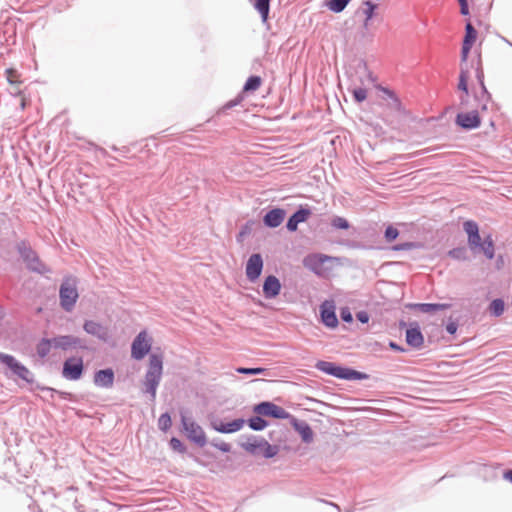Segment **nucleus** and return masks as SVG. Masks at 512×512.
<instances>
[{"mask_svg": "<svg viewBox=\"0 0 512 512\" xmlns=\"http://www.w3.org/2000/svg\"><path fill=\"white\" fill-rule=\"evenodd\" d=\"M170 446L173 450L178 451L180 453H184L186 450L184 445L182 444V442L178 438H175V437H173L170 440Z\"/></svg>", "mask_w": 512, "mask_h": 512, "instance_id": "79ce46f5", "label": "nucleus"}, {"mask_svg": "<svg viewBox=\"0 0 512 512\" xmlns=\"http://www.w3.org/2000/svg\"><path fill=\"white\" fill-rule=\"evenodd\" d=\"M244 425V420L236 419L231 422H214L212 423L213 429L221 433H233L240 430Z\"/></svg>", "mask_w": 512, "mask_h": 512, "instance_id": "6ab92c4d", "label": "nucleus"}, {"mask_svg": "<svg viewBox=\"0 0 512 512\" xmlns=\"http://www.w3.org/2000/svg\"><path fill=\"white\" fill-rule=\"evenodd\" d=\"M52 349H54L53 342L51 341V339H46V338L42 339L37 344V347H36L37 354L42 358L46 357L51 352Z\"/></svg>", "mask_w": 512, "mask_h": 512, "instance_id": "cd10ccee", "label": "nucleus"}, {"mask_svg": "<svg viewBox=\"0 0 512 512\" xmlns=\"http://www.w3.org/2000/svg\"><path fill=\"white\" fill-rule=\"evenodd\" d=\"M332 226L337 228V229H348L349 228V223L343 217H335L332 220Z\"/></svg>", "mask_w": 512, "mask_h": 512, "instance_id": "58836bf2", "label": "nucleus"}, {"mask_svg": "<svg viewBox=\"0 0 512 512\" xmlns=\"http://www.w3.org/2000/svg\"><path fill=\"white\" fill-rule=\"evenodd\" d=\"M468 79L469 72L467 69V64L461 61V71L459 75L458 89L463 91L465 94H468Z\"/></svg>", "mask_w": 512, "mask_h": 512, "instance_id": "b1692460", "label": "nucleus"}, {"mask_svg": "<svg viewBox=\"0 0 512 512\" xmlns=\"http://www.w3.org/2000/svg\"><path fill=\"white\" fill-rule=\"evenodd\" d=\"M84 330L101 340H106L108 337V330L101 323L92 320L86 321L83 325Z\"/></svg>", "mask_w": 512, "mask_h": 512, "instance_id": "dca6fc26", "label": "nucleus"}, {"mask_svg": "<svg viewBox=\"0 0 512 512\" xmlns=\"http://www.w3.org/2000/svg\"><path fill=\"white\" fill-rule=\"evenodd\" d=\"M261 84H262L261 77L251 76L246 81V83L243 87V91L241 93H243V95H244L245 93H248V92H254L260 88Z\"/></svg>", "mask_w": 512, "mask_h": 512, "instance_id": "bb28decb", "label": "nucleus"}, {"mask_svg": "<svg viewBox=\"0 0 512 512\" xmlns=\"http://www.w3.org/2000/svg\"><path fill=\"white\" fill-rule=\"evenodd\" d=\"M172 425L171 417L168 413L162 414L158 419V426L161 430L167 431Z\"/></svg>", "mask_w": 512, "mask_h": 512, "instance_id": "f704fd0d", "label": "nucleus"}, {"mask_svg": "<svg viewBox=\"0 0 512 512\" xmlns=\"http://www.w3.org/2000/svg\"><path fill=\"white\" fill-rule=\"evenodd\" d=\"M113 382L114 372L112 369L99 370L94 376V383L100 387L110 388Z\"/></svg>", "mask_w": 512, "mask_h": 512, "instance_id": "a211bd4d", "label": "nucleus"}, {"mask_svg": "<svg viewBox=\"0 0 512 512\" xmlns=\"http://www.w3.org/2000/svg\"><path fill=\"white\" fill-rule=\"evenodd\" d=\"M331 260V257L323 254H313L305 258L304 263L306 266L313 270L323 265L325 262Z\"/></svg>", "mask_w": 512, "mask_h": 512, "instance_id": "4be33fe9", "label": "nucleus"}, {"mask_svg": "<svg viewBox=\"0 0 512 512\" xmlns=\"http://www.w3.org/2000/svg\"><path fill=\"white\" fill-rule=\"evenodd\" d=\"M249 426L253 430H262L267 426V423L264 419L257 416V417H253L249 420Z\"/></svg>", "mask_w": 512, "mask_h": 512, "instance_id": "c9c22d12", "label": "nucleus"}, {"mask_svg": "<svg viewBox=\"0 0 512 512\" xmlns=\"http://www.w3.org/2000/svg\"><path fill=\"white\" fill-rule=\"evenodd\" d=\"M83 368L82 358L71 357L64 362L62 375L68 380H78L83 373Z\"/></svg>", "mask_w": 512, "mask_h": 512, "instance_id": "6e6552de", "label": "nucleus"}, {"mask_svg": "<svg viewBox=\"0 0 512 512\" xmlns=\"http://www.w3.org/2000/svg\"><path fill=\"white\" fill-rule=\"evenodd\" d=\"M390 346L393 348V349H396V350H400V348L395 345L394 343H391Z\"/></svg>", "mask_w": 512, "mask_h": 512, "instance_id": "6e6d98bb", "label": "nucleus"}, {"mask_svg": "<svg viewBox=\"0 0 512 512\" xmlns=\"http://www.w3.org/2000/svg\"><path fill=\"white\" fill-rule=\"evenodd\" d=\"M399 235L398 230L393 226H388L385 231V239L387 242L394 241Z\"/></svg>", "mask_w": 512, "mask_h": 512, "instance_id": "4c0bfd02", "label": "nucleus"}, {"mask_svg": "<svg viewBox=\"0 0 512 512\" xmlns=\"http://www.w3.org/2000/svg\"><path fill=\"white\" fill-rule=\"evenodd\" d=\"M382 90H383V92H384L385 94H387V95L389 96V98L391 99V103H390V105L392 106V108H394L395 110H400V108H401V103H400V101L395 97V95H394L391 91H389L388 89L383 88Z\"/></svg>", "mask_w": 512, "mask_h": 512, "instance_id": "a19ab883", "label": "nucleus"}, {"mask_svg": "<svg viewBox=\"0 0 512 512\" xmlns=\"http://www.w3.org/2000/svg\"><path fill=\"white\" fill-rule=\"evenodd\" d=\"M310 211L308 209H300L297 212H295L288 220L287 222V229L289 231H296L298 224L305 222L308 217L310 216Z\"/></svg>", "mask_w": 512, "mask_h": 512, "instance_id": "412c9836", "label": "nucleus"}, {"mask_svg": "<svg viewBox=\"0 0 512 512\" xmlns=\"http://www.w3.org/2000/svg\"><path fill=\"white\" fill-rule=\"evenodd\" d=\"M296 429L305 442H310L312 440L313 432L308 424L297 425Z\"/></svg>", "mask_w": 512, "mask_h": 512, "instance_id": "2f4dec72", "label": "nucleus"}, {"mask_svg": "<svg viewBox=\"0 0 512 512\" xmlns=\"http://www.w3.org/2000/svg\"><path fill=\"white\" fill-rule=\"evenodd\" d=\"M278 452V449L276 446H272L270 444H268L267 442L264 443L263 445V453H264V456L267 457V458H271L273 456H275Z\"/></svg>", "mask_w": 512, "mask_h": 512, "instance_id": "ea45409f", "label": "nucleus"}, {"mask_svg": "<svg viewBox=\"0 0 512 512\" xmlns=\"http://www.w3.org/2000/svg\"><path fill=\"white\" fill-rule=\"evenodd\" d=\"M504 301L501 299H495L493 300L489 305V311L494 316H500L504 312Z\"/></svg>", "mask_w": 512, "mask_h": 512, "instance_id": "7c9ffc66", "label": "nucleus"}, {"mask_svg": "<svg viewBox=\"0 0 512 512\" xmlns=\"http://www.w3.org/2000/svg\"><path fill=\"white\" fill-rule=\"evenodd\" d=\"M447 332L454 334L457 331V324L454 322L448 323L446 326Z\"/></svg>", "mask_w": 512, "mask_h": 512, "instance_id": "3c124183", "label": "nucleus"}, {"mask_svg": "<svg viewBox=\"0 0 512 512\" xmlns=\"http://www.w3.org/2000/svg\"><path fill=\"white\" fill-rule=\"evenodd\" d=\"M322 322L329 328H335L338 320L335 314V305L333 301H325L320 307Z\"/></svg>", "mask_w": 512, "mask_h": 512, "instance_id": "9b49d317", "label": "nucleus"}, {"mask_svg": "<svg viewBox=\"0 0 512 512\" xmlns=\"http://www.w3.org/2000/svg\"><path fill=\"white\" fill-rule=\"evenodd\" d=\"M457 123L466 129H473L480 125L478 112L470 111L457 115Z\"/></svg>", "mask_w": 512, "mask_h": 512, "instance_id": "4468645a", "label": "nucleus"}, {"mask_svg": "<svg viewBox=\"0 0 512 512\" xmlns=\"http://www.w3.org/2000/svg\"><path fill=\"white\" fill-rule=\"evenodd\" d=\"M54 349L68 350L70 348L80 345L81 340L78 337L71 335L57 336L51 339Z\"/></svg>", "mask_w": 512, "mask_h": 512, "instance_id": "2eb2a0df", "label": "nucleus"}, {"mask_svg": "<svg viewBox=\"0 0 512 512\" xmlns=\"http://www.w3.org/2000/svg\"><path fill=\"white\" fill-rule=\"evenodd\" d=\"M341 318L346 322H350L352 320V315L348 309H343L341 311Z\"/></svg>", "mask_w": 512, "mask_h": 512, "instance_id": "09e8293b", "label": "nucleus"}, {"mask_svg": "<svg viewBox=\"0 0 512 512\" xmlns=\"http://www.w3.org/2000/svg\"><path fill=\"white\" fill-rule=\"evenodd\" d=\"M0 362L6 365L15 375L25 381H31L30 371L21 363H19L13 356L0 352Z\"/></svg>", "mask_w": 512, "mask_h": 512, "instance_id": "0eeeda50", "label": "nucleus"}, {"mask_svg": "<svg viewBox=\"0 0 512 512\" xmlns=\"http://www.w3.org/2000/svg\"><path fill=\"white\" fill-rule=\"evenodd\" d=\"M14 94L21 98L20 107H21L22 110H24L26 108V105H27L26 97L23 95V93L18 88H15Z\"/></svg>", "mask_w": 512, "mask_h": 512, "instance_id": "a18cd8bd", "label": "nucleus"}, {"mask_svg": "<svg viewBox=\"0 0 512 512\" xmlns=\"http://www.w3.org/2000/svg\"><path fill=\"white\" fill-rule=\"evenodd\" d=\"M238 373L241 374H249V375H257V374H263L266 369L265 368H243L239 367L236 369Z\"/></svg>", "mask_w": 512, "mask_h": 512, "instance_id": "e433bc0d", "label": "nucleus"}, {"mask_svg": "<svg viewBox=\"0 0 512 512\" xmlns=\"http://www.w3.org/2000/svg\"><path fill=\"white\" fill-rule=\"evenodd\" d=\"M350 1L351 0H328L326 5L331 11L339 13L345 9Z\"/></svg>", "mask_w": 512, "mask_h": 512, "instance_id": "c756f323", "label": "nucleus"}, {"mask_svg": "<svg viewBox=\"0 0 512 512\" xmlns=\"http://www.w3.org/2000/svg\"><path fill=\"white\" fill-rule=\"evenodd\" d=\"M78 299V292L75 281L66 279L60 287L61 306L66 311H71Z\"/></svg>", "mask_w": 512, "mask_h": 512, "instance_id": "39448f33", "label": "nucleus"}, {"mask_svg": "<svg viewBox=\"0 0 512 512\" xmlns=\"http://www.w3.org/2000/svg\"><path fill=\"white\" fill-rule=\"evenodd\" d=\"M415 307L424 313H431V312H436V311H440V310H446V309L450 308V304L420 303V304H416Z\"/></svg>", "mask_w": 512, "mask_h": 512, "instance_id": "5701e85b", "label": "nucleus"}, {"mask_svg": "<svg viewBox=\"0 0 512 512\" xmlns=\"http://www.w3.org/2000/svg\"><path fill=\"white\" fill-rule=\"evenodd\" d=\"M281 291V283L276 276L269 275L263 284V294L267 299L277 297Z\"/></svg>", "mask_w": 512, "mask_h": 512, "instance_id": "f8f14e48", "label": "nucleus"}, {"mask_svg": "<svg viewBox=\"0 0 512 512\" xmlns=\"http://www.w3.org/2000/svg\"><path fill=\"white\" fill-rule=\"evenodd\" d=\"M244 100V96H243V93H240L235 99L229 101L225 107L226 108H232L238 104H240L242 101Z\"/></svg>", "mask_w": 512, "mask_h": 512, "instance_id": "c03bdc74", "label": "nucleus"}, {"mask_svg": "<svg viewBox=\"0 0 512 512\" xmlns=\"http://www.w3.org/2000/svg\"><path fill=\"white\" fill-rule=\"evenodd\" d=\"M285 218V211L280 208H275L270 210L265 216H264V224L268 227H278Z\"/></svg>", "mask_w": 512, "mask_h": 512, "instance_id": "f3484780", "label": "nucleus"}, {"mask_svg": "<svg viewBox=\"0 0 512 512\" xmlns=\"http://www.w3.org/2000/svg\"><path fill=\"white\" fill-rule=\"evenodd\" d=\"M504 478L512 482V470H508L504 473Z\"/></svg>", "mask_w": 512, "mask_h": 512, "instance_id": "5fc2aeb1", "label": "nucleus"}, {"mask_svg": "<svg viewBox=\"0 0 512 512\" xmlns=\"http://www.w3.org/2000/svg\"><path fill=\"white\" fill-rule=\"evenodd\" d=\"M263 269V259L258 253L252 254L246 263V276L251 282L256 281Z\"/></svg>", "mask_w": 512, "mask_h": 512, "instance_id": "9d476101", "label": "nucleus"}, {"mask_svg": "<svg viewBox=\"0 0 512 512\" xmlns=\"http://www.w3.org/2000/svg\"><path fill=\"white\" fill-rule=\"evenodd\" d=\"M413 247H414L413 243H404V244H399V245L394 246L393 249L394 250H408Z\"/></svg>", "mask_w": 512, "mask_h": 512, "instance_id": "de8ad7c7", "label": "nucleus"}, {"mask_svg": "<svg viewBox=\"0 0 512 512\" xmlns=\"http://www.w3.org/2000/svg\"><path fill=\"white\" fill-rule=\"evenodd\" d=\"M213 445L223 452H229L231 448L230 445L226 442L214 443Z\"/></svg>", "mask_w": 512, "mask_h": 512, "instance_id": "49530a36", "label": "nucleus"}, {"mask_svg": "<svg viewBox=\"0 0 512 512\" xmlns=\"http://www.w3.org/2000/svg\"><path fill=\"white\" fill-rule=\"evenodd\" d=\"M255 412L259 415L270 416L277 419H285L288 417V412L285 409L270 402L260 403L255 407Z\"/></svg>", "mask_w": 512, "mask_h": 512, "instance_id": "1a4fd4ad", "label": "nucleus"}, {"mask_svg": "<svg viewBox=\"0 0 512 512\" xmlns=\"http://www.w3.org/2000/svg\"><path fill=\"white\" fill-rule=\"evenodd\" d=\"M459 3H460V6H461V13L463 15H467L469 13L467 1L466 0H462Z\"/></svg>", "mask_w": 512, "mask_h": 512, "instance_id": "8fccbe9b", "label": "nucleus"}, {"mask_svg": "<svg viewBox=\"0 0 512 512\" xmlns=\"http://www.w3.org/2000/svg\"><path fill=\"white\" fill-rule=\"evenodd\" d=\"M271 0H255L254 8L260 13L262 21L266 22L269 16Z\"/></svg>", "mask_w": 512, "mask_h": 512, "instance_id": "393cba45", "label": "nucleus"}, {"mask_svg": "<svg viewBox=\"0 0 512 512\" xmlns=\"http://www.w3.org/2000/svg\"><path fill=\"white\" fill-rule=\"evenodd\" d=\"M463 228L467 234V242L470 249L475 251L479 248L488 259H493L495 247L492 237L488 235L483 242H481L478 224L472 220L465 221Z\"/></svg>", "mask_w": 512, "mask_h": 512, "instance_id": "f257e3e1", "label": "nucleus"}, {"mask_svg": "<svg viewBox=\"0 0 512 512\" xmlns=\"http://www.w3.org/2000/svg\"><path fill=\"white\" fill-rule=\"evenodd\" d=\"M316 368L326 374L332 375L340 379H362L363 376L360 372L338 366L328 361H318Z\"/></svg>", "mask_w": 512, "mask_h": 512, "instance_id": "7ed1b4c3", "label": "nucleus"}, {"mask_svg": "<svg viewBox=\"0 0 512 512\" xmlns=\"http://www.w3.org/2000/svg\"><path fill=\"white\" fill-rule=\"evenodd\" d=\"M19 252L22 255L23 259L28 263V265L32 269H35V270L38 269V267L33 264L34 261H37V257L35 255V253L30 248H28L24 245L19 246Z\"/></svg>", "mask_w": 512, "mask_h": 512, "instance_id": "a878e982", "label": "nucleus"}, {"mask_svg": "<svg viewBox=\"0 0 512 512\" xmlns=\"http://www.w3.org/2000/svg\"><path fill=\"white\" fill-rule=\"evenodd\" d=\"M466 251L464 248H456L449 252V255L456 259H465Z\"/></svg>", "mask_w": 512, "mask_h": 512, "instance_id": "37998d69", "label": "nucleus"}, {"mask_svg": "<svg viewBox=\"0 0 512 512\" xmlns=\"http://www.w3.org/2000/svg\"><path fill=\"white\" fill-rule=\"evenodd\" d=\"M163 360L162 356L153 354L149 358V366L145 375L144 385L146 392L151 394L152 399L156 397V390L162 377Z\"/></svg>", "mask_w": 512, "mask_h": 512, "instance_id": "f03ea898", "label": "nucleus"}, {"mask_svg": "<svg viewBox=\"0 0 512 512\" xmlns=\"http://www.w3.org/2000/svg\"><path fill=\"white\" fill-rule=\"evenodd\" d=\"M357 318L359 321H361L362 323H366L368 322L369 320V317L368 315L365 313V312H360L357 314Z\"/></svg>", "mask_w": 512, "mask_h": 512, "instance_id": "603ef678", "label": "nucleus"}, {"mask_svg": "<svg viewBox=\"0 0 512 512\" xmlns=\"http://www.w3.org/2000/svg\"><path fill=\"white\" fill-rule=\"evenodd\" d=\"M6 78L11 85H19L21 83L20 74L13 68L6 70Z\"/></svg>", "mask_w": 512, "mask_h": 512, "instance_id": "72a5a7b5", "label": "nucleus"}, {"mask_svg": "<svg viewBox=\"0 0 512 512\" xmlns=\"http://www.w3.org/2000/svg\"><path fill=\"white\" fill-rule=\"evenodd\" d=\"M362 84H364V83L362 82ZM351 92L353 94L355 101L358 103L365 101L368 97V88L365 85H363V86L354 85V87L351 89Z\"/></svg>", "mask_w": 512, "mask_h": 512, "instance_id": "c85d7f7f", "label": "nucleus"}, {"mask_svg": "<svg viewBox=\"0 0 512 512\" xmlns=\"http://www.w3.org/2000/svg\"><path fill=\"white\" fill-rule=\"evenodd\" d=\"M375 8H376V5L373 4L372 2H370V1L365 2V8L363 9V13L365 15V21H364L365 27L368 26L369 21L373 18Z\"/></svg>", "mask_w": 512, "mask_h": 512, "instance_id": "473e14b6", "label": "nucleus"}, {"mask_svg": "<svg viewBox=\"0 0 512 512\" xmlns=\"http://www.w3.org/2000/svg\"><path fill=\"white\" fill-rule=\"evenodd\" d=\"M181 423L183 431L190 441L194 442L200 447L206 445L207 437L203 428L199 424L185 416L181 417Z\"/></svg>", "mask_w": 512, "mask_h": 512, "instance_id": "20e7f679", "label": "nucleus"}, {"mask_svg": "<svg viewBox=\"0 0 512 512\" xmlns=\"http://www.w3.org/2000/svg\"><path fill=\"white\" fill-rule=\"evenodd\" d=\"M151 349V338L146 331H141L134 339L131 346V356L136 360H141Z\"/></svg>", "mask_w": 512, "mask_h": 512, "instance_id": "423d86ee", "label": "nucleus"}, {"mask_svg": "<svg viewBox=\"0 0 512 512\" xmlns=\"http://www.w3.org/2000/svg\"><path fill=\"white\" fill-rule=\"evenodd\" d=\"M476 72H477V77H478L481 85H483V71L478 67L476 69Z\"/></svg>", "mask_w": 512, "mask_h": 512, "instance_id": "864d4df0", "label": "nucleus"}, {"mask_svg": "<svg viewBox=\"0 0 512 512\" xmlns=\"http://www.w3.org/2000/svg\"><path fill=\"white\" fill-rule=\"evenodd\" d=\"M406 342L414 348L422 347L424 337L418 327H410L406 330Z\"/></svg>", "mask_w": 512, "mask_h": 512, "instance_id": "aec40b11", "label": "nucleus"}, {"mask_svg": "<svg viewBox=\"0 0 512 512\" xmlns=\"http://www.w3.org/2000/svg\"><path fill=\"white\" fill-rule=\"evenodd\" d=\"M465 29H466V34H465V38H464L462 50H461V61L462 62H466L468 54L471 50V47L477 37V32L471 23H467Z\"/></svg>", "mask_w": 512, "mask_h": 512, "instance_id": "ddd939ff", "label": "nucleus"}]
</instances>
